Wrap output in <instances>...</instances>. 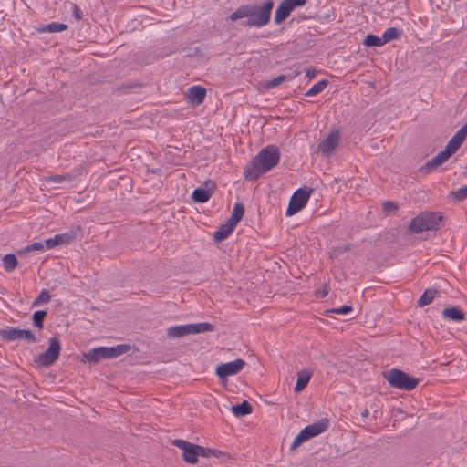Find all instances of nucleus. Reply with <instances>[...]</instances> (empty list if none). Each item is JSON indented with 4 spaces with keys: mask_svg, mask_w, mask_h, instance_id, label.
<instances>
[{
    "mask_svg": "<svg viewBox=\"0 0 467 467\" xmlns=\"http://www.w3.org/2000/svg\"><path fill=\"white\" fill-rule=\"evenodd\" d=\"M172 443L182 451V458L187 463L194 464L198 462L200 445L179 439L174 440Z\"/></svg>",
    "mask_w": 467,
    "mask_h": 467,
    "instance_id": "0eeeda50",
    "label": "nucleus"
},
{
    "mask_svg": "<svg viewBox=\"0 0 467 467\" xmlns=\"http://www.w3.org/2000/svg\"><path fill=\"white\" fill-rule=\"evenodd\" d=\"M363 44L366 47H380L384 45L383 41L381 40V36L379 37L372 34L368 35L364 38Z\"/></svg>",
    "mask_w": 467,
    "mask_h": 467,
    "instance_id": "72a5a7b5",
    "label": "nucleus"
},
{
    "mask_svg": "<svg viewBox=\"0 0 467 467\" xmlns=\"http://www.w3.org/2000/svg\"><path fill=\"white\" fill-rule=\"evenodd\" d=\"M286 78L285 75H280L276 78H274L273 79L269 80L265 84V88H273L275 87H277L280 85L285 79Z\"/></svg>",
    "mask_w": 467,
    "mask_h": 467,
    "instance_id": "a19ab883",
    "label": "nucleus"
},
{
    "mask_svg": "<svg viewBox=\"0 0 467 467\" xmlns=\"http://www.w3.org/2000/svg\"><path fill=\"white\" fill-rule=\"evenodd\" d=\"M339 131H332L327 137L319 142L318 150L324 154H330L337 146L339 141Z\"/></svg>",
    "mask_w": 467,
    "mask_h": 467,
    "instance_id": "f8f14e48",
    "label": "nucleus"
},
{
    "mask_svg": "<svg viewBox=\"0 0 467 467\" xmlns=\"http://www.w3.org/2000/svg\"><path fill=\"white\" fill-rule=\"evenodd\" d=\"M245 366V361L238 358L232 362L220 364L216 368V375L218 378L224 381L228 376H234L239 373Z\"/></svg>",
    "mask_w": 467,
    "mask_h": 467,
    "instance_id": "6e6552de",
    "label": "nucleus"
},
{
    "mask_svg": "<svg viewBox=\"0 0 467 467\" xmlns=\"http://www.w3.org/2000/svg\"><path fill=\"white\" fill-rule=\"evenodd\" d=\"M2 331H3V329H0V335H1V336H2Z\"/></svg>",
    "mask_w": 467,
    "mask_h": 467,
    "instance_id": "603ef678",
    "label": "nucleus"
},
{
    "mask_svg": "<svg viewBox=\"0 0 467 467\" xmlns=\"http://www.w3.org/2000/svg\"><path fill=\"white\" fill-rule=\"evenodd\" d=\"M189 329L190 334H199L206 331H213L214 326L207 322L189 324Z\"/></svg>",
    "mask_w": 467,
    "mask_h": 467,
    "instance_id": "b1692460",
    "label": "nucleus"
},
{
    "mask_svg": "<svg viewBox=\"0 0 467 467\" xmlns=\"http://www.w3.org/2000/svg\"><path fill=\"white\" fill-rule=\"evenodd\" d=\"M19 328L16 327H8L7 329H3L2 331V338L5 341H12L18 339Z\"/></svg>",
    "mask_w": 467,
    "mask_h": 467,
    "instance_id": "473e14b6",
    "label": "nucleus"
},
{
    "mask_svg": "<svg viewBox=\"0 0 467 467\" xmlns=\"http://www.w3.org/2000/svg\"><path fill=\"white\" fill-rule=\"evenodd\" d=\"M329 427V420L327 418L321 419L319 421L314 422L307 425L302 431L305 433L307 440L314 438L324 431Z\"/></svg>",
    "mask_w": 467,
    "mask_h": 467,
    "instance_id": "9b49d317",
    "label": "nucleus"
},
{
    "mask_svg": "<svg viewBox=\"0 0 467 467\" xmlns=\"http://www.w3.org/2000/svg\"><path fill=\"white\" fill-rule=\"evenodd\" d=\"M307 441L305 433L303 432V431H301L298 435L295 438L292 445H291V450H295L296 448H297L299 445H301L304 441Z\"/></svg>",
    "mask_w": 467,
    "mask_h": 467,
    "instance_id": "79ce46f5",
    "label": "nucleus"
},
{
    "mask_svg": "<svg viewBox=\"0 0 467 467\" xmlns=\"http://www.w3.org/2000/svg\"><path fill=\"white\" fill-rule=\"evenodd\" d=\"M17 259L13 254H5L3 257V266L7 272L13 271L17 266Z\"/></svg>",
    "mask_w": 467,
    "mask_h": 467,
    "instance_id": "c85d7f7f",
    "label": "nucleus"
},
{
    "mask_svg": "<svg viewBox=\"0 0 467 467\" xmlns=\"http://www.w3.org/2000/svg\"><path fill=\"white\" fill-rule=\"evenodd\" d=\"M383 211L386 213H391L398 211V206L396 203L387 201L383 203Z\"/></svg>",
    "mask_w": 467,
    "mask_h": 467,
    "instance_id": "c03bdc74",
    "label": "nucleus"
},
{
    "mask_svg": "<svg viewBox=\"0 0 467 467\" xmlns=\"http://www.w3.org/2000/svg\"><path fill=\"white\" fill-rule=\"evenodd\" d=\"M199 454H200V456L208 458L211 456H217V455L221 454V451L200 446Z\"/></svg>",
    "mask_w": 467,
    "mask_h": 467,
    "instance_id": "ea45409f",
    "label": "nucleus"
},
{
    "mask_svg": "<svg viewBox=\"0 0 467 467\" xmlns=\"http://www.w3.org/2000/svg\"><path fill=\"white\" fill-rule=\"evenodd\" d=\"M292 9L283 0L277 6L274 17L275 24L280 25L283 23L292 13Z\"/></svg>",
    "mask_w": 467,
    "mask_h": 467,
    "instance_id": "a211bd4d",
    "label": "nucleus"
},
{
    "mask_svg": "<svg viewBox=\"0 0 467 467\" xmlns=\"http://www.w3.org/2000/svg\"><path fill=\"white\" fill-rule=\"evenodd\" d=\"M316 75V71L314 69H306V76L308 78H313Z\"/></svg>",
    "mask_w": 467,
    "mask_h": 467,
    "instance_id": "09e8293b",
    "label": "nucleus"
},
{
    "mask_svg": "<svg viewBox=\"0 0 467 467\" xmlns=\"http://www.w3.org/2000/svg\"><path fill=\"white\" fill-rule=\"evenodd\" d=\"M78 174H79V172L65 173L62 175L53 174V175L47 177L46 180L47 182H50L53 183H57V184H61L64 182L69 183V182L75 181V179L77 178V176Z\"/></svg>",
    "mask_w": 467,
    "mask_h": 467,
    "instance_id": "aec40b11",
    "label": "nucleus"
},
{
    "mask_svg": "<svg viewBox=\"0 0 467 467\" xmlns=\"http://www.w3.org/2000/svg\"><path fill=\"white\" fill-rule=\"evenodd\" d=\"M285 3L292 9L294 10L296 7H302L306 5L308 0H284Z\"/></svg>",
    "mask_w": 467,
    "mask_h": 467,
    "instance_id": "37998d69",
    "label": "nucleus"
},
{
    "mask_svg": "<svg viewBox=\"0 0 467 467\" xmlns=\"http://www.w3.org/2000/svg\"><path fill=\"white\" fill-rule=\"evenodd\" d=\"M244 213V206L242 203L237 202L234 204L232 214L228 220L237 225V223L242 220Z\"/></svg>",
    "mask_w": 467,
    "mask_h": 467,
    "instance_id": "a878e982",
    "label": "nucleus"
},
{
    "mask_svg": "<svg viewBox=\"0 0 467 467\" xmlns=\"http://www.w3.org/2000/svg\"><path fill=\"white\" fill-rule=\"evenodd\" d=\"M45 243H41V242H35L29 245H27L26 247H25L23 250L19 251L18 254H23V253H29V252H33V251H40V250H43L44 247H45Z\"/></svg>",
    "mask_w": 467,
    "mask_h": 467,
    "instance_id": "e433bc0d",
    "label": "nucleus"
},
{
    "mask_svg": "<svg viewBox=\"0 0 467 467\" xmlns=\"http://www.w3.org/2000/svg\"><path fill=\"white\" fill-rule=\"evenodd\" d=\"M72 11H73V16L76 18V20H78V21L80 20L81 19V10L79 9V7L77 5H73Z\"/></svg>",
    "mask_w": 467,
    "mask_h": 467,
    "instance_id": "de8ad7c7",
    "label": "nucleus"
},
{
    "mask_svg": "<svg viewBox=\"0 0 467 467\" xmlns=\"http://www.w3.org/2000/svg\"><path fill=\"white\" fill-rule=\"evenodd\" d=\"M73 240V235L70 234H56L53 238L47 239L45 245L47 248L51 249L58 244H67Z\"/></svg>",
    "mask_w": 467,
    "mask_h": 467,
    "instance_id": "dca6fc26",
    "label": "nucleus"
},
{
    "mask_svg": "<svg viewBox=\"0 0 467 467\" xmlns=\"http://www.w3.org/2000/svg\"><path fill=\"white\" fill-rule=\"evenodd\" d=\"M84 358L92 364H97L100 362L102 359L110 358L109 353V347H99L89 350L87 353L83 354Z\"/></svg>",
    "mask_w": 467,
    "mask_h": 467,
    "instance_id": "ddd939ff",
    "label": "nucleus"
},
{
    "mask_svg": "<svg viewBox=\"0 0 467 467\" xmlns=\"http://www.w3.org/2000/svg\"><path fill=\"white\" fill-rule=\"evenodd\" d=\"M312 189L299 188L292 195L286 210V216H292L301 211L307 203Z\"/></svg>",
    "mask_w": 467,
    "mask_h": 467,
    "instance_id": "39448f33",
    "label": "nucleus"
},
{
    "mask_svg": "<svg viewBox=\"0 0 467 467\" xmlns=\"http://www.w3.org/2000/svg\"><path fill=\"white\" fill-rule=\"evenodd\" d=\"M456 136H458L460 139H462L463 141L465 140L467 137V121L464 123V125L455 133Z\"/></svg>",
    "mask_w": 467,
    "mask_h": 467,
    "instance_id": "a18cd8bd",
    "label": "nucleus"
},
{
    "mask_svg": "<svg viewBox=\"0 0 467 467\" xmlns=\"http://www.w3.org/2000/svg\"><path fill=\"white\" fill-rule=\"evenodd\" d=\"M206 96V89L201 86H192L187 91V97L192 105L202 103Z\"/></svg>",
    "mask_w": 467,
    "mask_h": 467,
    "instance_id": "4468645a",
    "label": "nucleus"
},
{
    "mask_svg": "<svg viewBox=\"0 0 467 467\" xmlns=\"http://www.w3.org/2000/svg\"><path fill=\"white\" fill-rule=\"evenodd\" d=\"M328 85V81L327 79H322L318 81L317 84H315L306 93V96L311 97L315 96L321 91H323L327 86Z\"/></svg>",
    "mask_w": 467,
    "mask_h": 467,
    "instance_id": "2f4dec72",
    "label": "nucleus"
},
{
    "mask_svg": "<svg viewBox=\"0 0 467 467\" xmlns=\"http://www.w3.org/2000/svg\"><path fill=\"white\" fill-rule=\"evenodd\" d=\"M352 310H353V308L350 306H342L337 307V308L328 309L325 313H326V315H327L329 313L346 315V314H348V313L352 312Z\"/></svg>",
    "mask_w": 467,
    "mask_h": 467,
    "instance_id": "58836bf2",
    "label": "nucleus"
},
{
    "mask_svg": "<svg viewBox=\"0 0 467 467\" xmlns=\"http://www.w3.org/2000/svg\"><path fill=\"white\" fill-rule=\"evenodd\" d=\"M236 225L233 223L231 221L227 220L224 223H223L218 230L213 234V239L215 242L219 243L226 239L234 231Z\"/></svg>",
    "mask_w": 467,
    "mask_h": 467,
    "instance_id": "2eb2a0df",
    "label": "nucleus"
},
{
    "mask_svg": "<svg viewBox=\"0 0 467 467\" xmlns=\"http://www.w3.org/2000/svg\"><path fill=\"white\" fill-rule=\"evenodd\" d=\"M51 296L47 290H42L37 297L32 303V307L38 306L42 304H47L50 301Z\"/></svg>",
    "mask_w": 467,
    "mask_h": 467,
    "instance_id": "f704fd0d",
    "label": "nucleus"
},
{
    "mask_svg": "<svg viewBox=\"0 0 467 467\" xmlns=\"http://www.w3.org/2000/svg\"><path fill=\"white\" fill-rule=\"evenodd\" d=\"M216 184L213 181L207 180L202 187L196 188L192 193V199L195 203H204L209 201L213 195Z\"/></svg>",
    "mask_w": 467,
    "mask_h": 467,
    "instance_id": "1a4fd4ad",
    "label": "nucleus"
},
{
    "mask_svg": "<svg viewBox=\"0 0 467 467\" xmlns=\"http://www.w3.org/2000/svg\"><path fill=\"white\" fill-rule=\"evenodd\" d=\"M139 83H133V82H130V83H128V84H125V85H122L119 88V90H130L136 87H139Z\"/></svg>",
    "mask_w": 467,
    "mask_h": 467,
    "instance_id": "49530a36",
    "label": "nucleus"
},
{
    "mask_svg": "<svg viewBox=\"0 0 467 467\" xmlns=\"http://www.w3.org/2000/svg\"><path fill=\"white\" fill-rule=\"evenodd\" d=\"M67 28V26L66 24H64V23L52 22V23L47 25L46 26H44L42 28H39L38 30L40 32L55 33V32L64 31Z\"/></svg>",
    "mask_w": 467,
    "mask_h": 467,
    "instance_id": "7c9ffc66",
    "label": "nucleus"
},
{
    "mask_svg": "<svg viewBox=\"0 0 467 467\" xmlns=\"http://www.w3.org/2000/svg\"><path fill=\"white\" fill-rule=\"evenodd\" d=\"M361 416L364 417V418L368 417V410L367 409L364 410V411L361 413Z\"/></svg>",
    "mask_w": 467,
    "mask_h": 467,
    "instance_id": "3c124183",
    "label": "nucleus"
},
{
    "mask_svg": "<svg viewBox=\"0 0 467 467\" xmlns=\"http://www.w3.org/2000/svg\"><path fill=\"white\" fill-rule=\"evenodd\" d=\"M274 5L275 2L273 0H266L259 5H244L231 14L228 19L235 21L247 17V20L243 23L244 26L262 27L270 22Z\"/></svg>",
    "mask_w": 467,
    "mask_h": 467,
    "instance_id": "f257e3e1",
    "label": "nucleus"
},
{
    "mask_svg": "<svg viewBox=\"0 0 467 467\" xmlns=\"http://www.w3.org/2000/svg\"><path fill=\"white\" fill-rule=\"evenodd\" d=\"M439 292L437 289L429 288V289L425 290V292L421 295V296L419 298V300L417 302L418 306L423 307L425 306L430 305L433 301L435 296Z\"/></svg>",
    "mask_w": 467,
    "mask_h": 467,
    "instance_id": "5701e85b",
    "label": "nucleus"
},
{
    "mask_svg": "<svg viewBox=\"0 0 467 467\" xmlns=\"http://www.w3.org/2000/svg\"><path fill=\"white\" fill-rule=\"evenodd\" d=\"M312 376V372L310 370H303L298 372L297 374V379L295 386V392H300L302 391L308 384L310 379Z\"/></svg>",
    "mask_w": 467,
    "mask_h": 467,
    "instance_id": "6ab92c4d",
    "label": "nucleus"
},
{
    "mask_svg": "<svg viewBox=\"0 0 467 467\" xmlns=\"http://www.w3.org/2000/svg\"><path fill=\"white\" fill-rule=\"evenodd\" d=\"M462 142L463 140L454 134L445 146L444 150L451 156L460 149Z\"/></svg>",
    "mask_w": 467,
    "mask_h": 467,
    "instance_id": "cd10ccee",
    "label": "nucleus"
},
{
    "mask_svg": "<svg viewBox=\"0 0 467 467\" xmlns=\"http://www.w3.org/2000/svg\"><path fill=\"white\" fill-rule=\"evenodd\" d=\"M18 339H26L32 343H35L37 341L36 337L31 330L20 329V328H19Z\"/></svg>",
    "mask_w": 467,
    "mask_h": 467,
    "instance_id": "c9c22d12",
    "label": "nucleus"
},
{
    "mask_svg": "<svg viewBox=\"0 0 467 467\" xmlns=\"http://www.w3.org/2000/svg\"><path fill=\"white\" fill-rule=\"evenodd\" d=\"M327 293L328 291L326 288H324L321 293V297H325L327 295Z\"/></svg>",
    "mask_w": 467,
    "mask_h": 467,
    "instance_id": "8fccbe9b",
    "label": "nucleus"
},
{
    "mask_svg": "<svg viewBox=\"0 0 467 467\" xmlns=\"http://www.w3.org/2000/svg\"><path fill=\"white\" fill-rule=\"evenodd\" d=\"M252 405L247 400H243L242 403L234 405L232 407V412L236 417H244L252 413Z\"/></svg>",
    "mask_w": 467,
    "mask_h": 467,
    "instance_id": "4be33fe9",
    "label": "nucleus"
},
{
    "mask_svg": "<svg viewBox=\"0 0 467 467\" xmlns=\"http://www.w3.org/2000/svg\"><path fill=\"white\" fill-rule=\"evenodd\" d=\"M402 35V31L400 29H398L396 27H389L388 28L382 35L381 40L383 41L384 45L390 42L391 40L399 39L400 38Z\"/></svg>",
    "mask_w": 467,
    "mask_h": 467,
    "instance_id": "393cba45",
    "label": "nucleus"
},
{
    "mask_svg": "<svg viewBox=\"0 0 467 467\" xmlns=\"http://www.w3.org/2000/svg\"><path fill=\"white\" fill-rule=\"evenodd\" d=\"M442 316L445 319L454 322H460L465 318L464 312L458 306L446 307L442 311Z\"/></svg>",
    "mask_w": 467,
    "mask_h": 467,
    "instance_id": "f3484780",
    "label": "nucleus"
},
{
    "mask_svg": "<svg viewBox=\"0 0 467 467\" xmlns=\"http://www.w3.org/2000/svg\"><path fill=\"white\" fill-rule=\"evenodd\" d=\"M280 159L279 149L275 145H267L246 165L244 176L246 180L255 181L261 174L275 167Z\"/></svg>",
    "mask_w": 467,
    "mask_h": 467,
    "instance_id": "f03ea898",
    "label": "nucleus"
},
{
    "mask_svg": "<svg viewBox=\"0 0 467 467\" xmlns=\"http://www.w3.org/2000/svg\"><path fill=\"white\" fill-rule=\"evenodd\" d=\"M60 351V341L57 337H53L49 339L47 350L39 355L36 361L44 367H49L58 359Z\"/></svg>",
    "mask_w": 467,
    "mask_h": 467,
    "instance_id": "423d86ee",
    "label": "nucleus"
},
{
    "mask_svg": "<svg viewBox=\"0 0 467 467\" xmlns=\"http://www.w3.org/2000/svg\"><path fill=\"white\" fill-rule=\"evenodd\" d=\"M47 312L46 310H37L32 316L33 325L42 329L44 327V319L46 318Z\"/></svg>",
    "mask_w": 467,
    "mask_h": 467,
    "instance_id": "c756f323",
    "label": "nucleus"
},
{
    "mask_svg": "<svg viewBox=\"0 0 467 467\" xmlns=\"http://www.w3.org/2000/svg\"><path fill=\"white\" fill-rule=\"evenodd\" d=\"M131 349L130 344H119L115 347H109V353L110 358H117L124 353L129 352Z\"/></svg>",
    "mask_w": 467,
    "mask_h": 467,
    "instance_id": "bb28decb",
    "label": "nucleus"
},
{
    "mask_svg": "<svg viewBox=\"0 0 467 467\" xmlns=\"http://www.w3.org/2000/svg\"><path fill=\"white\" fill-rule=\"evenodd\" d=\"M451 157V155L443 150L442 151L439 152L434 158L428 161L420 169L419 171L423 172L425 174L432 172L434 170H436L439 166L443 164L447 160Z\"/></svg>",
    "mask_w": 467,
    "mask_h": 467,
    "instance_id": "9d476101",
    "label": "nucleus"
},
{
    "mask_svg": "<svg viewBox=\"0 0 467 467\" xmlns=\"http://www.w3.org/2000/svg\"><path fill=\"white\" fill-rule=\"evenodd\" d=\"M190 334L189 324L171 327L167 329L170 338L182 337Z\"/></svg>",
    "mask_w": 467,
    "mask_h": 467,
    "instance_id": "412c9836",
    "label": "nucleus"
},
{
    "mask_svg": "<svg viewBox=\"0 0 467 467\" xmlns=\"http://www.w3.org/2000/svg\"><path fill=\"white\" fill-rule=\"evenodd\" d=\"M451 194L457 201H462L467 198V185L459 188L457 191L451 192Z\"/></svg>",
    "mask_w": 467,
    "mask_h": 467,
    "instance_id": "4c0bfd02",
    "label": "nucleus"
},
{
    "mask_svg": "<svg viewBox=\"0 0 467 467\" xmlns=\"http://www.w3.org/2000/svg\"><path fill=\"white\" fill-rule=\"evenodd\" d=\"M443 220L441 213L425 211L411 220L408 229L410 234L438 231L443 225Z\"/></svg>",
    "mask_w": 467,
    "mask_h": 467,
    "instance_id": "7ed1b4c3",
    "label": "nucleus"
},
{
    "mask_svg": "<svg viewBox=\"0 0 467 467\" xmlns=\"http://www.w3.org/2000/svg\"><path fill=\"white\" fill-rule=\"evenodd\" d=\"M383 377L391 387L403 390L414 389L420 381L419 379L411 377L398 368L384 371Z\"/></svg>",
    "mask_w": 467,
    "mask_h": 467,
    "instance_id": "20e7f679",
    "label": "nucleus"
}]
</instances>
